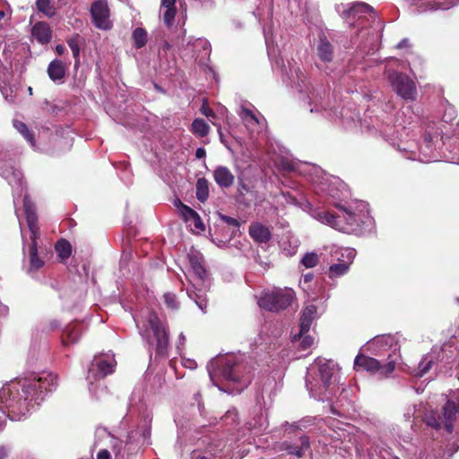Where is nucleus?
I'll return each mask as SVG.
<instances>
[{
	"mask_svg": "<svg viewBox=\"0 0 459 459\" xmlns=\"http://www.w3.org/2000/svg\"><path fill=\"white\" fill-rule=\"evenodd\" d=\"M151 437V427L149 424H145L144 429L141 434L138 433L137 430H133L128 434V440L125 446H123L122 441L114 440L113 444V452L115 454V459H124V449L127 446L128 450H133L132 445H133V439L136 440L137 443L140 442V438L142 439L143 443L148 441V439Z\"/></svg>",
	"mask_w": 459,
	"mask_h": 459,
	"instance_id": "4be33fe9",
	"label": "nucleus"
},
{
	"mask_svg": "<svg viewBox=\"0 0 459 459\" xmlns=\"http://www.w3.org/2000/svg\"><path fill=\"white\" fill-rule=\"evenodd\" d=\"M440 350L433 349L429 353L422 357L418 368L414 370L415 377H422L431 368L432 365L439 358Z\"/></svg>",
	"mask_w": 459,
	"mask_h": 459,
	"instance_id": "bb28decb",
	"label": "nucleus"
},
{
	"mask_svg": "<svg viewBox=\"0 0 459 459\" xmlns=\"http://www.w3.org/2000/svg\"><path fill=\"white\" fill-rule=\"evenodd\" d=\"M201 112L206 116L207 117H215V114L214 112L208 107L203 105L202 108H201Z\"/></svg>",
	"mask_w": 459,
	"mask_h": 459,
	"instance_id": "13d9d810",
	"label": "nucleus"
},
{
	"mask_svg": "<svg viewBox=\"0 0 459 459\" xmlns=\"http://www.w3.org/2000/svg\"><path fill=\"white\" fill-rule=\"evenodd\" d=\"M178 207V212L182 219L190 226L194 227L196 230L204 231L205 227L200 215L189 206L181 203L179 199L174 203Z\"/></svg>",
	"mask_w": 459,
	"mask_h": 459,
	"instance_id": "b1692460",
	"label": "nucleus"
},
{
	"mask_svg": "<svg viewBox=\"0 0 459 459\" xmlns=\"http://www.w3.org/2000/svg\"><path fill=\"white\" fill-rule=\"evenodd\" d=\"M56 386L57 377L52 372L30 373V401L35 400V404L39 405L45 396L56 390Z\"/></svg>",
	"mask_w": 459,
	"mask_h": 459,
	"instance_id": "4468645a",
	"label": "nucleus"
},
{
	"mask_svg": "<svg viewBox=\"0 0 459 459\" xmlns=\"http://www.w3.org/2000/svg\"><path fill=\"white\" fill-rule=\"evenodd\" d=\"M205 155H206V152H205V150H204V148H202V147L198 148V149L196 150V152H195V157H196L197 159H203V158H204V157H205Z\"/></svg>",
	"mask_w": 459,
	"mask_h": 459,
	"instance_id": "0e129e2a",
	"label": "nucleus"
},
{
	"mask_svg": "<svg viewBox=\"0 0 459 459\" xmlns=\"http://www.w3.org/2000/svg\"><path fill=\"white\" fill-rule=\"evenodd\" d=\"M318 261H319L318 255L315 252H309V253H306L303 255L300 263L306 268H313L318 264Z\"/></svg>",
	"mask_w": 459,
	"mask_h": 459,
	"instance_id": "c03bdc74",
	"label": "nucleus"
},
{
	"mask_svg": "<svg viewBox=\"0 0 459 459\" xmlns=\"http://www.w3.org/2000/svg\"><path fill=\"white\" fill-rule=\"evenodd\" d=\"M350 265L349 264L341 262L333 264L329 268V277L336 278L344 275L348 272Z\"/></svg>",
	"mask_w": 459,
	"mask_h": 459,
	"instance_id": "79ce46f5",
	"label": "nucleus"
},
{
	"mask_svg": "<svg viewBox=\"0 0 459 459\" xmlns=\"http://www.w3.org/2000/svg\"><path fill=\"white\" fill-rule=\"evenodd\" d=\"M316 52L321 61L329 63L333 60V48L325 36L319 38Z\"/></svg>",
	"mask_w": 459,
	"mask_h": 459,
	"instance_id": "2f4dec72",
	"label": "nucleus"
},
{
	"mask_svg": "<svg viewBox=\"0 0 459 459\" xmlns=\"http://www.w3.org/2000/svg\"><path fill=\"white\" fill-rule=\"evenodd\" d=\"M137 327L140 329V333L144 337L142 327L149 326L153 333L156 340V351L160 355H165L169 345V331L165 321L159 318L157 314L153 311H148L145 316V320L141 322L134 319Z\"/></svg>",
	"mask_w": 459,
	"mask_h": 459,
	"instance_id": "f8f14e48",
	"label": "nucleus"
},
{
	"mask_svg": "<svg viewBox=\"0 0 459 459\" xmlns=\"http://www.w3.org/2000/svg\"><path fill=\"white\" fill-rule=\"evenodd\" d=\"M97 459H110V453L107 449H101L97 455Z\"/></svg>",
	"mask_w": 459,
	"mask_h": 459,
	"instance_id": "bf43d9fd",
	"label": "nucleus"
},
{
	"mask_svg": "<svg viewBox=\"0 0 459 459\" xmlns=\"http://www.w3.org/2000/svg\"><path fill=\"white\" fill-rule=\"evenodd\" d=\"M456 4H459V0H448L447 2L438 0V2L435 3V4L432 6V9L446 10V9H449V8L456 5Z\"/></svg>",
	"mask_w": 459,
	"mask_h": 459,
	"instance_id": "3c124183",
	"label": "nucleus"
},
{
	"mask_svg": "<svg viewBox=\"0 0 459 459\" xmlns=\"http://www.w3.org/2000/svg\"><path fill=\"white\" fill-rule=\"evenodd\" d=\"M338 12L350 26L359 29V35L362 39L366 37V40H374L377 38L380 22L372 6L363 2H356L342 4Z\"/></svg>",
	"mask_w": 459,
	"mask_h": 459,
	"instance_id": "39448f33",
	"label": "nucleus"
},
{
	"mask_svg": "<svg viewBox=\"0 0 459 459\" xmlns=\"http://www.w3.org/2000/svg\"><path fill=\"white\" fill-rule=\"evenodd\" d=\"M377 130L406 159L427 163L435 160L437 158L434 152L436 150V142L439 139V133L437 131L433 133L427 132L424 134L423 143L419 144L415 139L410 138V134L413 130H410L402 124L394 126L382 125Z\"/></svg>",
	"mask_w": 459,
	"mask_h": 459,
	"instance_id": "7ed1b4c3",
	"label": "nucleus"
},
{
	"mask_svg": "<svg viewBox=\"0 0 459 459\" xmlns=\"http://www.w3.org/2000/svg\"><path fill=\"white\" fill-rule=\"evenodd\" d=\"M298 339L301 340V347L303 350L308 349L314 343V338L310 335H306V333H304L301 337L299 333L297 335H294L293 340L297 341Z\"/></svg>",
	"mask_w": 459,
	"mask_h": 459,
	"instance_id": "8fccbe9b",
	"label": "nucleus"
},
{
	"mask_svg": "<svg viewBox=\"0 0 459 459\" xmlns=\"http://www.w3.org/2000/svg\"><path fill=\"white\" fill-rule=\"evenodd\" d=\"M408 45V40L407 39H403L401 42H399L397 44V48H402L403 47H406Z\"/></svg>",
	"mask_w": 459,
	"mask_h": 459,
	"instance_id": "774afa93",
	"label": "nucleus"
},
{
	"mask_svg": "<svg viewBox=\"0 0 459 459\" xmlns=\"http://www.w3.org/2000/svg\"><path fill=\"white\" fill-rule=\"evenodd\" d=\"M36 10L48 18H52L56 13L54 0H36Z\"/></svg>",
	"mask_w": 459,
	"mask_h": 459,
	"instance_id": "c9c22d12",
	"label": "nucleus"
},
{
	"mask_svg": "<svg viewBox=\"0 0 459 459\" xmlns=\"http://www.w3.org/2000/svg\"><path fill=\"white\" fill-rule=\"evenodd\" d=\"M116 366V360L113 354H100L92 359L87 375L89 391L92 396L100 400L107 393V389L100 382L106 376L112 374Z\"/></svg>",
	"mask_w": 459,
	"mask_h": 459,
	"instance_id": "1a4fd4ad",
	"label": "nucleus"
},
{
	"mask_svg": "<svg viewBox=\"0 0 459 459\" xmlns=\"http://www.w3.org/2000/svg\"><path fill=\"white\" fill-rule=\"evenodd\" d=\"M394 91L405 100H414L417 97L415 82L406 74L393 72L388 74Z\"/></svg>",
	"mask_w": 459,
	"mask_h": 459,
	"instance_id": "dca6fc26",
	"label": "nucleus"
},
{
	"mask_svg": "<svg viewBox=\"0 0 459 459\" xmlns=\"http://www.w3.org/2000/svg\"><path fill=\"white\" fill-rule=\"evenodd\" d=\"M455 117H456L455 110L452 107H450L446 109L445 116H444L446 122L454 120L455 118Z\"/></svg>",
	"mask_w": 459,
	"mask_h": 459,
	"instance_id": "4d7b16f0",
	"label": "nucleus"
},
{
	"mask_svg": "<svg viewBox=\"0 0 459 459\" xmlns=\"http://www.w3.org/2000/svg\"><path fill=\"white\" fill-rule=\"evenodd\" d=\"M13 126L24 137L25 140L29 141V128L24 122L20 121L17 118H13Z\"/></svg>",
	"mask_w": 459,
	"mask_h": 459,
	"instance_id": "de8ad7c7",
	"label": "nucleus"
},
{
	"mask_svg": "<svg viewBox=\"0 0 459 459\" xmlns=\"http://www.w3.org/2000/svg\"><path fill=\"white\" fill-rule=\"evenodd\" d=\"M51 135V133L49 132L48 128L43 129L42 132H39L38 137H36L35 133H30V146L33 148H37L40 151H47V140L49 139Z\"/></svg>",
	"mask_w": 459,
	"mask_h": 459,
	"instance_id": "72a5a7b5",
	"label": "nucleus"
},
{
	"mask_svg": "<svg viewBox=\"0 0 459 459\" xmlns=\"http://www.w3.org/2000/svg\"><path fill=\"white\" fill-rule=\"evenodd\" d=\"M213 178L221 188H229L233 185L235 177L227 167L219 166L213 171Z\"/></svg>",
	"mask_w": 459,
	"mask_h": 459,
	"instance_id": "cd10ccee",
	"label": "nucleus"
},
{
	"mask_svg": "<svg viewBox=\"0 0 459 459\" xmlns=\"http://www.w3.org/2000/svg\"><path fill=\"white\" fill-rule=\"evenodd\" d=\"M185 342H186V336L183 333H181L179 335H178V344H177V349L179 351L181 350V348L185 345Z\"/></svg>",
	"mask_w": 459,
	"mask_h": 459,
	"instance_id": "052dcab7",
	"label": "nucleus"
},
{
	"mask_svg": "<svg viewBox=\"0 0 459 459\" xmlns=\"http://www.w3.org/2000/svg\"><path fill=\"white\" fill-rule=\"evenodd\" d=\"M27 379L11 381L0 389V411L11 420L26 419L29 411Z\"/></svg>",
	"mask_w": 459,
	"mask_h": 459,
	"instance_id": "423d86ee",
	"label": "nucleus"
},
{
	"mask_svg": "<svg viewBox=\"0 0 459 459\" xmlns=\"http://www.w3.org/2000/svg\"><path fill=\"white\" fill-rule=\"evenodd\" d=\"M339 214L334 215L321 208H313L310 215L323 224L345 233L362 235L372 230L374 221L368 212V205L358 201L349 206L334 204Z\"/></svg>",
	"mask_w": 459,
	"mask_h": 459,
	"instance_id": "f257e3e1",
	"label": "nucleus"
},
{
	"mask_svg": "<svg viewBox=\"0 0 459 459\" xmlns=\"http://www.w3.org/2000/svg\"><path fill=\"white\" fill-rule=\"evenodd\" d=\"M67 43L72 50L73 56L75 59V63L77 64L79 62L81 37L79 35H75L72 37L70 39H68Z\"/></svg>",
	"mask_w": 459,
	"mask_h": 459,
	"instance_id": "a18cd8bd",
	"label": "nucleus"
},
{
	"mask_svg": "<svg viewBox=\"0 0 459 459\" xmlns=\"http://www.w3.org/2000/svg\"><path fill=\"white\" fill-rule=\"evenodd\" d=\"M134 45L136 48H142L147 42V31L143 28H136L132 34Z\"/></svg>",
	"mask_w": 459,
	"mask_h": 459,
	"instance_id": "a19ab883",
	"label": "nucleus"
},
{
	"mask_svg": "<svg viewBox=\"0 0 459 459\" xmlns=\"http://www.w3.org/2000/svg\"><path fill=\"white\" fill-rule=\"evenodd\" d=\"M221 219L223 221H225L227 224H229L230 226L238 228L240 225L238 221L235 218H232V217L227 216V215H222Z\"/></svg>",
	"mask_w": 459,
	"mask_h": 459,
	"instance_id": "6e6d98bb",
	"label": "nucleus"
},
{
	"mask_svg": "<svg viewBox=\"0 0 459 459\" xmlns=\"http://www.w3.org/2000/svg\"><path fill=\"white\" fill-rule=\"evenodd\" d=\"M48 74L50 79L54 82L62 80L65 74V67L64 63L59 59L53 60L48 65Z\"/></svg>",
	"mask_w": 459,
	"mask_h": 459,
	"instance_id": "f704fd0d",
	"label": "nucleus"
},
{
	"mask_svg": "<svg viewBox=\"0 0 459 459\" xmlns=\"http://www.w3.org/2000/svg\"><path fill=\"white\" fill-rule=\"evenodd\" d=\"M22 180V194L16 195V197L18 198L17 205L14 204L15 207V214L17 216L20 230H21V235L22 238V251L25 255V247H26V226L29 227V195L27 194V188H24V182H23V176L21 173ZM13 195H14V193L13 192ZM13 204H15L13 202Z\"/></svg>",
	"mask_w": 459,
	"mask_h": 459,
	"instance_id": "f3484780",
	"label": "nucleus"
},
{
	"mask_svg": "<svg viewBox=\"0 0 459 459\" xmlns=\"http://www.w3.org/2000/svg\"><path fill=\"white\" fill-rule=\"evenodd\" d=\"M314 278V274L311 273L303 275L302 279L305 283L310 282Z\"/></svg>",
	"mask_w": 459,
	"mask_h": 459,
	"instance_id": "69168bd1",
	"label": "nucleus"
},
{
	"mask_svg": "<svg viewBox=\"0 0 459 459\" xmlns=\"http://www.w3.org/2000/svg\"><path fill=\"white\" fill-rule=\"evenodd\" d=\"M248 232L250 237L258 243H266L272 238L270 230L260 222L252 223Z\"/></svg>",
	"mask_w": 459,
	"mask_h": 459,
	"instance_id": "c85d7f7f",
	"label": "nucleus"
},
{
	"mask_svg": "<svg viewBox=\"0 0 459 459\" xmlns=\"http://www.w3.org/2000/svg\"><path fill=\"white\" fill-rule=\"evenodd\" d=\"M354 368L356 370H366L371 373L378 374L379 377H388L393 372H386L385 363L380 360L368 357L363 354H358L354 359Z\"/></svg>",
	"mask_w": 459,
	"mask_h": 459,
	"instance_id": "aec40b11",
	"label": "nucleus"
},
{
	"mask_svg": "<svg viewBox=\"0 0 459 459\" xmlns=\"http://www.w3.org/2000/svg\"><path fill=\"white\" fill-rule=\"evenodd\" d=\"M332 261H338L351 264L356 255V251L351 247H333L330 251Z\"/></svg>",
	"mask_w": 459,
	"mask_h": 459,
	"instance_id": "c756f323",
	"label": "nucleus"
},
{
	"mask_svg": "<svg viewBox=\"0 0 459 459\" xmlns=\"http://www.w3.org/2000/svg\"><path fill=\"white\" fill-rule=\"evenodd\" d=\"M238 116L251 134L263 129L264 118L252 105H241Z\"/></svg>",
	"mask_w": 459,
	"mask_h": 459,
	"instance_id": "6ab92c4d",
	"label": "nucleus"
},
{
	"mask_svg": "<svg viewBox=\"0 0 459 459\" xmlns=\"http://www.w3.org/2000/svg\"><path fill=\"white\" fill-rule=\"evenodd\" d=\"M0 175L13 187L14 203L17 205L18 198L16 195L22 194L21 171L16 167L14 160L7 152H0Z\"/></svg>",
	"mask_w": 459,
	"mask_h": 459,
	"instance_id": "2eb2a0df",
	"label": "nucleus"
},
{
	"mask_svg": "<svg viewBox=\"0 0 459 459\" xmlns=\"http://www.w3.org/2000/svg\"><path fill=\"white\" fill-rule=\"evenodd\" d=\"M209 126L208 124L201 118H196L193 121L191 126V131L193 134L199 137H204L209 133Z\"/></svg>",
	"mask_w": 459,
	"mask_h": 459,
	"instance_id": "58836bf2",
	"label": "nucleus"
},
{
	"mask_svg": "<svg viewBox=\"0 0 459 459\" xmlns=\"http://www.w3.org/2000/svg\"><path fill=\"white\" fill-rule=\"evenodd\" d=\"M56 51L58 55H63L65 51V47L63 45H57L56 47Z\"/></svg>",
	"mask_w": 459,
	"mask_h": 459,
	"instance_id": "338daca9",
	"label": "nucleus"
},
{
	"mask_svg": "<svg viewBox=\"0 0 459 459\" xmlns=\"http://www.w3.org/2000/svg\"><path fill=\"white\" fill-rule=\"evenodd\" d=\"M455 401L448 399L442 408V414L437 411H429L425 415V422L428 426L435 429H445L446 432L452 433L454 423L459 412V389Z\"/></svg>",
	"mask_w": 459,
	"mask_h": 459,
	"instance_id": "9b49d317",
	"label": "nucleus"
},
{
	"mask_svg": "<svg viewBox=\"0 0 459 459\" xmlns=\"http://www.w3.org/2000/svg\"><path fill=\"white\" fill-rule=\"evenodd\" d=\"M163 298L164 302L169 308L178 309L179 307V303L178 302L175 294L168 292L164 294Z\"/></svg>",
	"mask_w": 459,
	"mask_h": 459,
	"instance_id": "09e8293b",
	"label": "nucleus"
},
{
	"mask_svg": "<svg viewBox=\"0 0 459 459\" xmlns=\"http://www.w3.org/2000/svg\"><path fill=\"white\" fill-rule=\"evenodd\" d=\"M290 80L302 94L301 98L310 113L326 111V104L324 102L325 91L321 88L311 87L307 75L299 66L290 68Z\"/></svg>",
	"mask_w": 459,
	"mask_h": 459,
	"instance_id": "6e6552de",
	"label": "nucleus"
},
{
	"mask_svg": "<svg viewBox=\"0 0 459 459\" xmlns=\"http://www.w3.org/2000/svg\"><path fill=\"white\" fill-rule=\"evenodd\" d=\"M187 258L192 274L189 279L190 287L187 288L186 293L204 313L207 307L206 292L210 288V281L204 265V256L200 252L191 250L187 255Z\"/></svg>",
	"mask_w": 459,
	"mask_h": 459,
	"instance_id": "0eeeda50",
	"label": "nucleus"
},
{
	"mask_svg": "<svg viewBox=\"0 0 459 459\" xmlns=\"http://www.w3.org/2000/svg\"><path fill=\"white\" fill-rule=\"evenodd\" d=\"M85 328L83 324L82 323H74L68 325L62 334V343L64 346H69L71 344L76 343L82 334L83 333Z\"/></svg>",
	"mask_w": 459,
	"mask_h": 459,
	"instance_id": "a878e982",
	"label": "nucleus"
},
{
	"mask_svg": "<svg viewBox=\"0 0 459 459\" xmlns=\"http://www.w3.org/2000/svg\"><path fill=\"white\" fill-rule=\"evenodd\" d=\"M365 348L372 355L386 357L384 359L386 361L385 370L386 372H394L395 364L401 357V345L397 336L392 334L375 336L366 343Z\"/></svg>",
	"mask_w": 459,
	"mask_h": 459,
	"instance_id": "9d476101",
	"label": "nucleus"
},
{
	"mask_svg": "<svg viewBox=\"0 0 459 459\" xmlns=\"http://www.w3.org/2000/svg\"><path fill=\"white\" fill-rule=\"evenodd\" d=\"M182 365L183 367L189 368V369H195L197 367V363L195 360L192 359L183 358L182 359Z\"/></svg>",
	"mask_w": 459,
	"mask_h": 459,
	"instance_id": "5fc2aeb1",
	"label": "nucleus"
},
{
	"mask_svg": "<svg viewBox=\"0 0 459 459\" xmlns=\"http://www.w3.org/2000/svg\"><path fill=\"white\" fill-rule=\"evenodd\" d=\"M36 221H37V216L34 213L32 207L30 206V239L32 238V237L37 238L38 233H39V227H38Z\"/></svg>",
	"mask_w": 459,
	"mask_h": 459,
	"instance_id": "864d4df0",
	"label": "nucleus"
},
{
	"mask_svg": "<svg viewBox=\"0 0 459 459\" xmlns=\"http://www.w3.org/2000/svg\"><path fill=\"white\" fill-rule=\"evenodd\" d=\"M238 196H237L238 202L240 204H243L245 205H249L250 201L247 200L244 196L245 192H247V193L249 192L248 186H247L245 184H240L238 186Z\"/></svg>",
	"mask_w": 459,
	"mask_h": 459,
	"instance_id": "603ef678",
	"label": "nucleus"
},
{
	"mask_svg": "<svg viewBox=\"0 0 459 459\" xmlns=\"http://www.w3.org/2000/svg\"><path fill=\"white\" fill-rule=\"evenodd\" d=\"M295 292L290 288H274L264 292L258 299V306L271 312L286 309L294 300Z\"/></svg>",
	"mask_w": 459,
	"mask_h": 459,
	"instance_id": "ddd939ff",
	"label": "nucleus"
},
{
	"mask_svg": "<svg viewBox=\"0 0 459 459\" xmlns=\"http://www.w3.org/2000/svg\"><path fill=\"white\" fill-rule=\"evenodd\" d=\"M264 35L267 48V54L270 58H273L280 52L278 43L275 42L273 32L270 29L264 28Z\"/></svg>",
	"mask_w": 459,
	"mask_h": 459,
	"instance_id": "e433bc0d",
	"label": "nucleus"
},
{
	"mask_svg": "<svg viewBox=\"0 0 459 459\" xmlns=\"http://www.w3.org/2000/svg\"><path fill=\"white\" fill-rule=\"evenodd\" d=\"M44 265V260L40 256L37 248V243L35 240H30V271L32 269H39Z\"/></svg>",
	"mask_w": 459,
	"mask_h": 459,
	"instance_id": "4c0bfd02",
	"label": "nucleus"
},
{
	"mask_svg": "<svg viewBox=\"0 0 459 459\" xmlns=\"http://www.w3.org/2000/svg\"><path fill=\"white\" fill-rule=\"evenodd\" d=\"M209 196V186L208 181L204 178L197 179L196 182V198L204 203Z\"/></svg>",
	"mask_w": 459,
	"mask_h": 459,
	"instance_id": "ea45409f",
	"label": "nucleus"
},
{
	"mask_svg": "<svg viewBox=\"0 0 459 459\" xmlns=\"http://www.w3.org/2000/svg\"><path fill=\"white\" fill-rule=\"evenodd\" d=\"M30 34L41 44H47L51 39V30L45 22L36 23L30 30Z\"/></svg>",
	"mask_w": 459,
	"mask_h": 459,
	"instance_id": "7c9ffc66",
	"label": "nucleus"
},
{
	"mask_svg": "<svg viewBox=\"0 0 459 459\" xmlns=\"http://www.w3.org/2000/svg\"><path fill=\"white\" fill-rule=\"evenodd\" d=\"M206 368L212 385L231 394L241 393L251 382L246 372L244 355L240 353L217 356Z\"/></svg>",
	"mask_w": 459,
	"mask_h": 459,
	"instance_id": "f03ea898",
	"label": "nucleus"
},
{
	"mask_svg": "<svg viewBox=\"0 0 459 459\" xmlns=\"http://www.w3.org/2000/svg\"><path fill=\"white\" fill-rule=\"evenodd\" d=\"M339 368L333 360L318 359L307 368L306 386L310 396L325 401L339 391Z\"/></svg>",
	"mask_w": 459,
	"mask_h": 459,
	"instance_id": "20e7f679",
	"label": "nucleus"
},
{
	"mask_svg": "<svg viewBox=\"0 0 459 459\" xmlns=\"http://www.w3.org/2000/svg\"><path fill=\"white\" fill-rule=\"evenodd\" d=\"M279 451H284L287 455L294 456L298 459L302 458L307 451H310V440L307 435H303L299 438V445L290 441H283L278 447Z\"/></svg>",
	"mask_w": 459,
	"mask_h": 459,
	"instance_id": "5701e85b",
	"label": "nucleus"
},
{
	"mask_svg": "<svg viewBox=\"0 0 459 459\" xmlns=\"http://www.w3.org/2000/svg\"><path fill=\"white\" fill-rule=\"evenodd\" d=\"M237 417V411L235 409L230 410L227 411V413L224 416V420L227 421L229 419L232 418V420H235Z\"/></svg>",
	"mask_w": 459,
	"mask_h": 459,
	"instance_id": "e2e57ef3",
	"label": "nucleus"
},
{
	"mask_svg": "<svg viewBox=\"0 0 459 459\" xmlns=\"http://www.w3.org/2000/svg\"><path fill=\"white\" fill-rule=\"evenodd\" d=\"M91 14L94 25L100 30H109L112 27L109 20V9L106 0H97L91 6Z\"/></svg>",
	"mask_w": 459,
	"mask_h": 459,
	"instance_id": "412c9836",
	"label": "nucleus"
},
{
	"mask_svg": "<svg viewBox=\"0 0 459 459\" xmlns=\"http://www.w3.org/2000/svg\"><path fill=\"white\" fill-rule=\"evenodd\" d=\"M9 448L4 446H0V459H5L8 456Z\"/></svg>",
	"mask_w": 459,
	"mask_h": 459,
	"instance_id": "680f3d73",
	"label": "nucleus"
},
{
	"mask_svg": "<svg viewBox=\"0 0 459 459\" xmlns=\"http://www.w3.org/2000/svg\"><path fill=\"white\" fill-rule=\"evenodd\" d=\"M318 317L319 314L316 307L314 304H307L304 307L301 312L299 324L300 337L310 330L313 322Z\"/></svg>",
	"mask_w": 459,
	"mask_h": 459,
	"instance_id": "393cba45",
	"label": "nucleus"
},
{
	"mask_svg": "<svg viewBox=\"0 0 459 459\" xmlns=\"http://www.w3.org/2000/svg\"><path fill=\"white\" fill-rule=\"evenodd\" d=\"M177 0H161L160 12H162V18L164 23L170 27L174 22L177 9L175 7Z\"/></svg>",
	"mask_w": 459,
	"mask_h": 459,
	"instance_id": "473e14b6",
	"label": "nucleus"
},
{
	"mask_svg": "<svg viewBox=\"0 0 459 459\" xmlns=\"http://www.w3.org/2000/svg\"><path fill=\"white\" fill-rule=\"evenodd\" d=\"M276 166L279 169L285 172H290L297 169V164L289 158L279 159V160L276 161Z\"/></svg>",
	"mask_w": 459,
	"mask_h": 459,
	"instance_id": "49530a36",
	"label": "nucleus"
},
{
	"mask_svg": "<svg viewBox=\"0 0 459 459\" xmlns=\"http://www.w3.org/2000/svg\"><path fill=\"white\" fill-rule=\"evenodd\" d=\"M56 251L62 260L67 259L72 253L71 245L68 241L61 239L56 244Z\"/></svg>",
	"mask_w": 459,
	"mask_h": 459,
	"instance_id": "37998d69",
	"label": "nucleus"
},
{
	"mask_svg": "<svg viewBox=\"0 0 459 459\" xmlns=\"http://www.w3.org/2000/svg\"><path fill=\"white\" fill-rule=\"evenodd\" d=\"M315 176H311V182L317 193L325 194L336 199L339 197V181L336 178L325 174L320 169L313 167Z\"/></svg>",
	"mask_w": 459,
	"mask_h": 459,
	"instance_id": "a211bd4d",
	"label": "nucleus"
}]
</instances>
